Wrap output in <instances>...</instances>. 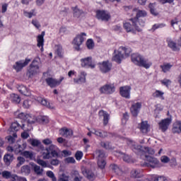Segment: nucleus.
Wrapping results in <instances>:
<instances>
[{
  "label": "nucleus",
  "instance_id": "obj_34",
  "mask_svg": "<svg viewBox=\"0 0 181 181\" xmlns=\"http://www.w3.org/2000/svg\"><path fill=\"white\" fill-rule=\"evenodd\" d=\"M119 49H120V52L122 54L124 53V59H127V57H129V54H131V49H129V47H119Z\"/></svg>",
  "mask_w": 181,
  "mask_h": 181
},
{
  "label": "nucleus",
  "instance_id": "obj_5",
  "mask_svg": "<svg viewBox=\"0 0 181 181\" xmlns=\"http://www.w3.org/2000/svg\"><path fill=\"white\" fill-rule=\"evenodd\" d=\"M83 36H87V34L85 33H81V35H77L73 41V45L76 46L74 47V49L77 52H80V46H81V45H83V42H84V37H83Z\"/></svg>",
  "mask_w": 181,
  "mask_h": 181
},
{
  "label": "nucleus",
  "instance_id": "obj_38",
  "mask_svg": "<svg viewBox=\"0 0 181 181\" xmlns=\"http://www.w3.org/2000/svg\"><path fill=\"white\" fill-rule=\"evenodd\" d=\"M165 93H163L162 90H156L153 93V97L154 98H160L161 100H165V97H163Z\"/></svg>",
  "mask_w": 181,
  "mask_h": 181
},
{
  "label": "nucleus",
  "instance_id": "obj_56",
  "mask_svg": "<svg viewBox=\"0 0 181 181\" xmlns=\"http://www.w3.org/2000/svg\"><path fill=\"white\" fill-rule=\"evenodd\" d=\"M37 163L38 165H40V166H42V168H47V163H46V161H45L42 159H37Z\"/></svg>",
  "mask_w": 181,
  "mask_h": 181
},
{
  "label": "nucleus",
  "instance_id": "obj_13",
  "mask_svg": "<svg viewBox=\"0 0 181 181\" xmlns=\"http://www.w3.org/2000/svg\"><path fill=\"white\" fill-rule=\"evenodd\" d=\"M141 108H142V103L140 102L134 103L130 107V112L133 117H138V114H139V111H141Z\"/></svg>",
  "mask_w": 181,
  "mask_h": 181
},
{
  "label": "nucleus",
  "instance_id": "obj_36",
  "mask_svg": "<svg viewBox=\"0 0 181 181\" xmlns=\"http://www.w3.org/2000/svg\"><path fill=\"white\" fill-rule=\"evenodd\" d=\"M160 69H162V71L163 73H168V71H170V69L173 67V65L169 63H164L163 65H160Z\"/></svg>",
  "mask_w": 181,
  "mask_h": 181
},
{
  "label": "nucleus",
  "instance_id": "obj_14",
  "mask_svg": "<svg viewBox=\"0 0 181 181\" xmlns=\"http://www.w3.org/2000/svg\"><path fill=\"white\" fill-rule=\"evenodd\" d=\"M98 66L102 73H108V71H111V68L112 67V64L108 61L99 63Z\"/></svg>",
  "mask_w": 181,
  "mask_h": 181
},
{
  "label": "nucleus",
  "instance_id": "obj_43",
  "mask_svg": "<svg viewBox=\"0 0 181 181\" xmlns=\"http://www.w3.org/2000/svg\"><path fill=\"white\" fill-rule=\"evenodd\" d=\"M153 181H168L166 177L163 175H153L152 177Z\"/></svg>",
  "mask_w": 181,
  "mask_h": 181
},
{
  "label": "nucleus",
  "instance_id": "obj_39",
  "mask_svg": "<svg viewBox=\"0 0 181 181\" xmlns=\"http://www.w3.org/2000/svg\"><path fill=\"white\" fill-rule=\"evenodd\" d=\"M11 100L12 103H14L15 104H19L21 103V97L14 93L11 95Z\"/></svg>",
  "mask_w": 181,
  "mask_h": 181
},
{
  "label": "nucleus",
  "instance_id": "obj_48",
  "mask_svg": "<svg viewBox=\"0 0 181 181\" xmlns=\"http://www.w3.org/2000/svg\"><path fill=\"white\" fill-rule=\"evenodd\" d=\"M46 175L48 177H50L52 181H57L56 176H54V173L53 171H47Z\"/></svg>",
  "mask_w": 181,
  "mask_h": 181
},
{
  "label": "nucleus",
  "instance_id": "obj_40",
  "mask_svg": "<svg viewBox=\"0 0 181 181\" xmlns=\"http://www.w3.org/2000/svg\"><path fill=\"white\" fill-rule=\"evenodd\" d=\"M21 173L29 175L30 173V167L28 165H23L21 168Z\"/></svg>",
  "mask_w": 181,
  "mask_h": 181
},
{
  "label": "nucleus",
  "instance_id": "obj_6",
  "mask_svg": "<svg viewBox=\"0 0 181 181\" xmlns=\"http://www.w3.org/2000/svg\"><path fill=\"white\" fill-rule=\"evenodd\" d=\"M96 18L99 21H103L105 22H108L111 18V15L108 11L104 10H97L96 11Z\"/></svg>",
  "mask_w": 181,
  "mask_h": 181
},
{
  "label": "nucleus",
  "instance_id": "obj_54",
  "mask_svg": "<svg viewBox=\"0 0 181 181\" xmlns=\"http://www.w3.org/2000/svg\"><path fill=\"white\" fill-rule=\"evenodd\" d=\"M86 46L88 49H93L94 47V41H93L91 39L88 40L86 42Z\"/></svg>",
  "mask_w": 181,
  "mask_h": 181
},
{
  "label": "nucleus",
  "instance_id": "obj_4",
  "mask_svg": "<svg viewBox=\"0 0 181 181\" xmlns=\"http://www.w3.org/2000/svg\"><path fill=\"white\" fill-rule=\"evenodd\" d=\"M39 71V63L36 60H33L29 66L28 71L27 72V76L28 77H32L35 74H37Z\"/></svg>",
  "mask_w": 181,
  "mask_h": 181
},
{
  "label": "nucleus",
  "instance_id": "obj_16",
  "mask_svg": "<svg viewBox=\"0 0 181 181\" xmlns=\"http://www.w3.org/2000/svg\"><path fill=\"white\" fill-rule=\"evenodd\" d=\"M120 95L124 98H131V87L122 86L119 88Z\"/></svg>",
  "mask_w": 181,
  "mask_h": 181
},
{
  "label": "nucleus",
  "instance_id": "obj_2",
  "mask_svg": "<svg viewBox=\"0 0 181 181\" xmlns=\"http://www.w3.org/2000/svg\"><path fill=\"white\" fill-rule=\"evenodd\" d=\"M132 62L136 66L144 67V69H149L152 66L151 61L145 59L142 55L138 53L132 54Z\"/></svg>",
  "mask_w": 181,
  "mask_h": 181
},
{
  "label": "nucleus",
  "instance_id": "obj_53",
  "mask_svg": "<svg viewBox=\"0 0 181 181\" xmlns=\"http://www.w3.org/2000/svg\"><path fill=\"white\" fill-rule=\"evenodd\" d=\"M24 15L27 18H32V16H36V13H35V10H32L30 12L24 11Z\"/></svg>",
  "mask_w": 181,
  "mask_h": 181
},
{
  "label": "nucleus",
  "instance_id": "obj_24",
  "mask_svg": "<svg viewBox=\"0 0 181 181\" xmlns=\"http://www.w3.org/2000/svg\"><path fill=\"white\" fill-rule=\"evenodd\" d=\"M92 134L96 135V136H99V138H107V136H108V133H107V132H103L100 129H94Z\"/></svg>",
  "mask_w": 181,
  "mask_h": 181
},
{
  "label": "nucleus",
  "instance_id": "obj_11",
  "mask_svg": "<svg viewBox=\"0 0 181 181\" xmlns=\"http://www.w3.org/2000/svg\"><path fill=\"white\" fill-rule=\"evenodd\" d=\"M30 63V59H25V61L20 60L16 62V64L13 66V69L17 72L21 71L23 67H26Z\"/></svg>",
  "mask_w": 181,
  "mask_h": 181
},
{
  "label": "nucleus",
  "instance_id": "obj_10",
  "mask_svg": "<svg viewBox=\"0 0 181 181\" xmlns=\"http://www.w3.org/2000/svg\"><path fill=\"white\" fill-rule=\"evenodd\" d=\"M21 128L23 131H30V127L26 128V124H23L22 125H21L18 122H14L11 124L10 131L11 132H18V131H19Z\"/></svg>",
  "mask_w": 181,
  "mask_h": 181
},
{
  "label": "nucleus",
  "instance_id": "obj_59",
  "mask_svg": "<svg viewBox=\"0 0 181 181\" xmlns=\"http://www.w3.org/2000/svg\"><path fill=\"white\" fill-rule=\"evenodd\" d=\"M160 160L163 163H169V162H170V158L167 156H163L160 157Z\"/></svg>",
  "mask_w": 181,
  "mask_h": 181
},
{
  "label": "nucleus",
  "instance_id": "obj_19",
  "mask_svg": "<svg viewBox=\"0 0 181 181\" xmlns=\"http://www.w3.org/2000/svg\"><path fill=\"white\" fill-rule=\"evenodd\" d=\"M59 134L64 138H70L73 136V130L64 127L59 129Z\"/></svg>",
  "mask_w": 181,
  "mask_h": 181
},
{
  "label": "nucleus",
  "instance_id": "obj_49",
  "mask_svg": "<svg viewBox=\"0 0 181 181\" xmlns=\"http://www.w3.org/2000/svg\"><path fill=\"white\" fill-rule=\"evenodd\" d=\"M106 165H107V162H105V160H98V166L100 169H104Z\"/></svg>",
  "mask_w": 181,
  "mask_h": 181
},
{
  "label": "nucleus",
  "instance_id": "obj_25",
  "mask_svg": "<svg viewBox=\"0 0 181 181\" xmlns=\"http://www.w3.org/2000/svg\"><path fill=\"white\" fill-rule=\"evenodd\" d=\"M81 76L78 78H74V82L76 84H81L83 83H86V76H87L86 72L84 71L81 72Z\"/></svg>",
  "mask_w": 181,
  "mask_h": 181
},
{
  "label": "nucleus",
  "instance_id": "obj_50",
  "mask_svg": "<svg viewBox=\"0 0 181 181\" xmlns=\"http://www.w3.org/2000/svg\"><path fill=\"white\" fill-rule=\"evenodd\" d=\"M160 83L161 84H163V86H165V87H169L170 84H172V81H170V79L164 78L160 81Z\"/></svg>",
  "mask_w": 181,
  "mask_h": 181
},
{
  "label": "nucleus",
  "instance_id": "obj_22",
  "mask_svg": "<svg viewBox=\"0 0 181 181\" xmlns=\"http://www.w3.org/2000/svg\"><path fill=\"white\" fill-rule=\"evenodd\" d=\"M131 177H133L134 179H141L144 177V174L138 170V169H133L131 173Z\"/></svg>",
  "mask_w": 181,
  "mask_h": 181
},
{
  "label": "nucleus",
  "instance_id": "obj_64",
  "mask_svg": "<svg viewBox=\"0 0 181 181\" xmlns=\"http://www.w3.org/2000/svg\"><path fill=\"white\" fill-rule=\"evenodd\" d=\"M23 148H22V146H21V145H18V148H16L15 150H14V152H15V153H16V154H18V153H22V152H23Z\"/></svg>",
  "mask_w": 181,
  "mask_h": 181
},
{
  "label": "nucleus",
  "instance_id": "obj_33",
  "mask_svg": "<svg viewBox=\"0 0 181 181\" xmlns=\"http://www.w3.org/2000/svg\"><path fill=\"white\" fill-rule=\"evenodd\" d=\"M18 90L19 93H21V94H23V95H26V96L29 95V89H28L26 86L23 85H20L18 87Z\"/></svg>",
  "mask_w": 181,
  "mask_h": 181
},
{
  "label": "nucleus",
  "instance_id": "obj_30",
  "mask_svg": "<svg viewBox=\"0 0 181 181\" xmlns=\"http://www.w3.org/2000/svg\"><path fill=\"white\" fill-rule=\"evenodd\" d=\"M14 117H16V118H19L20 119H23V121H25L26 118H29V115H26L18 110L14 112Z\"/></svg>",
  "mask_w": 181,
  "mask_h": 181
},
{
  "label": "nucleus",
  "instance_id": "obj_51",
  "mask_svg": "<svg viewBox=\"0 0 181 181\" xmlns=\"http://www.w3.org/2000/svg\"><path fill=\"white\" fill-rule=\"evenodd\" d=\"M57 53L59 57H63V47L62 45L57 46Z\"/></svg>",
  "mask_w": 181,
  "mask_h": 181
},
{
  "label": "nucleus",
  "instance_id": "obj_21",
  "mask_svg": "<svg viewBox=\"0 0 181 181\" xmlns=\"http://www.w3.org/2000/svg\"><path fill=\"white\" fill-rule=\"evenodd\" d=\"M125 23L124 24V28L127 32H132V33H135V31L138 32V30H136V28H135V25H134V23Z\"/></svg>",
  "mask_w": 181,
  "mask_h": 181
},
{
  "label": "nucleus",
  "instance_id": "obj_3",
  "mask_svg": "<svg viewBox=\"0 0 181 181\" xmlns=\"http://www.w3.org/2000/svg\"><path fill=\"white\" fill-rule=\"evenodd\" d=\"M143 168H159V160L157 158L147 156L146 161L141 164Z\"/></svg>",
  "mask_w": 181,
  "mask_h": 181
},
{
  "label": "nucleus",
  "instance_id": "obj_47",
  "mask_svg": "<svg viewBox=\"0 0 181 181\" xmlns=\"http://www.w3.org/2000/svg\"><path fill=\"white\" fill-rule=\"evenodd\" d=\"M165 26H166V25L164 23L154 24L151 28V30L155 32L156 29H162V28H165Z\"/></svg>",
  "mask_w": 181,
  "mask_h": 181
},
{
  "label": "nucleus",
  "instance_id": "obj_32",
  "mask_svg": "<svg viewBox=\"0 0 181 181\" xmlns=\"http://www.w3.org/2000/svg\"><path fill=\"white\" fill-rule=\"evenodd\" d=\"M100 115H103V124L105 126L108 124V121H110V115L104 110H100L99 112Z\"/></svg>",
  "mask_w": 181,
  "mask_h": 181
},
{
  "label": "nucleus",
  "instance_id": "obj_41",
  "mask_svg": "<svg viewBox=\"0 0 181 181\" xmlns=\"http://www.w3.org/2000/svg\"><path fill=\"white\" fill-rule=\"evenodd\" d=\"M72 9L74 11V16L75 18H80V16H81V13H83V11L78 9L77 6L73 7Z\"/></svg>",
  "mask_w": 181,
  "mask_h": 181
},
{
  "label": "nucleus",
  "instance_id": "obj_17",
  "mask_svg": "<svg viewBox=\"0 0 181 181\" xmlns=\"http://www.w3.org/2000/svg\"><path fill=\"white\" fill-rule=\"evenodd\" d=\"M1 175L3 179L10 180V181H16V179L18 178L16 177V174H13L12 172L8 170H4L3 172H1Z\"/></svg>",
  "mask_w": 181,
  "mask_h": 181
},
{
  "label": "nucleus",
  "instance_id": "obj_60",
  "mask_svg": "<svg viewBox=\"0 0 181 181\" xmlns=\"http://www.w3.org/2000/svg\"><path fill=\"white\" fill-rule=\"evenodd\" d=\"M65 163H76V159L73 157H68L64 160Z\"/></svg>",
  "mask_w": 181,
  "mask_h": 181
},
{
  "label": "nucleus",
  "instance_id": "obj_29",
  "mask_svg": "<svg viewBox=\"0 0 181 181\" xmlns=\"http://www.w3.org/2000/svg\"><path fill=\"white\" fill-rule=\"evenodd\" d=\"M94 156L98 159V160H104L105 158V153L101 150H97L94 153Z\"/></svg>",
  "mask_w": 181,
  "mask_h": 181
},
{
  "label": "nucleus",
  "instance_id": "obj_46",
  "mask_svg": "<svg viewBox=\"0 0 181 181\" xmlns=\"http://www.w3.org/2000/svg\"><path fill=\"white\" fill-rule=\"evenodd\" d=\"M25 121L28 124H35L36 122V117L35 116H32V115H29V117H26Z\"/></svg>",
  "mask_w": 181,
  "mask_h": 181
},
{
  "label": "nucleus",
  "instance_id": "obj_18",
  "mask_svg": "<svg viewBox=\"0 0 181 181\" xmlns=\"http://www.w3.org/2000/svg\"><path fill=\"white\" fill-rule=\"evenodd\" d=\"M166 42L168 47L173 50V52H179L180 48L177 46V44L170 38H167Z\"/></svg>",
  "mask_w": 181,
  "mask_h": 181
},
{
  "label": "nucleus",
  "instance_id": "obj_37",
  "mask_svg": "<svg viewBox=\"0 0 181 181\" xmlns=\"http://www.w3.org/2000/svg\"><path fill=\"white\" fill-rule=\"evenodd\" d=\"M110 168L116 175H121L122 173V170L115 164H112Z\"/></svg>",
  "mask_w": 181,
  "mask_h": 181
},
{
  "label": "nucleus",
  "instance_id": "obj_23",
  "mask_svg": "<svg viewBox=\"0 0 181 181\" xmlns=\"http://www.w3.org/2000/svg\"><path fill=\"white\" fill-rule=\"evenodd\" d=\"M139 128L143 134H148L149 132V124H148L147 122H141Z\"/></svg>",
  "mask_w": 181,
  "mask_h": 181
},
{
  "label": "nucleus",
  "instance_id": "obj_63",
  "mask_svg": "<svg viewBox=\"0 0 181 181\" xmlns=\"http://www.w3.org/2000/svg\"><path fill=\"white\" fill-rule=\"evenodd\" d=\"M42 144H44V145H52L53 141L50 139H45L42 140Z\"/></svg>",
  "mask_w": 181,
  "mask_h": 181
},
{
  "label": "nucleus",
  "instance_id": "obj_28",
  "mask_svg": "<svg viewBox=\"0 0 181 181\" xmlns=\"http://www.w3.org/2000/svg\"><path fill=\"white\" fill-rule=\"evenodd\" d=\"M4 163H6V165L7 166H9V165H11V163H12V162L13 161V154L7 153V154L4 155Z\"/></svg>",
  "mask_w": 181,
  "mask_h": 181
},
{
  "label": "nucleus",
  "instance_id": "obj_61",
  "mask_svg": "<svg viewBox=\"0 0 181 181\" xmlns=\"http://www.w3.org/2000/svg\"><path fill=\"white\" fill-rule=\"evenodd\" d=\"M75 158L76 160H81V158H83V152L77 151L75 154Z\"/></svg>",
  "mask_w": 181,
  "mask_h": 181
},
{
  "label": "nucleus",
  "instance_id": "obj_52",
  "mask_svg": "<svg viewBox=\"0 0 181 181\" xmlns=\"http://www.w3.org/2000/svg\"><path fill=\"white\" fill-rule=\"evenodd\" d=\"M149 8H150L151 13L152 15H154V16H158V11H156V9H155V8H153V4H149Z\"/></svg>",
  "mask_w": 181,
  "mask_h": 181
},
{
  "label": "nucleus",
  "instance_id": "obj_8",
  "mask_svg": "<svg viewBox=\"0 0 181 181\" xmlns=\"http://www.w3.org/2000/svg\"><path fill=\"white\" fill-rule=\"evenodd\" d=\"M81 67H86L87 69H95V64L93 62V57H88L86 58H82L81 59Z\"/></svg>",
  "mask_w": 181,
  "mask_h": 181
},
{
  "label": "nucleus",
  "instance_id": "obj_62",
  "mask_svg": "<svg viewBox=\"0 0 181 181\" xmlns=\"http://www.w3.org/2000/svg\"><path fill=\"white\" fill-rule=\"evenodd\" d=\"M100 145L101 146H103V148H105V149H111V146H110V143L108 142H101Z\"/></svg>",
  "mask_w": 181,
  "mask_h": 181
},
{
  "label": "nucleus",
  "instance_id": "obj_1",
  "mask_svg": "<svg viewBox=\"0 0 181 181\" xmlns=\"http://www.w3.org/2000/svg\"><path fill=\"white\" fill-rule=\"evenodd\" d=\"M132 12H136V17L130 18V21L133 23L134 28L138 30V32H142V28L145 26V21L139 18H145L148 13L145 10H139L136 8H133Z\"/></svg>",
  "mask_w": 181,
  "mask_h": 181
},
{
  "label": "nucleus",
  "instance_id": "obj_20",
  "mask_svg": "<svg viewBox=\"0 0 181 181\" xmlns=\"http://www.w3.org/2000/svg\"><path fill=\"white\" fill-rule=\"evenodd\" d=\"M43 37H45V31H42L41 35H38L37 38V46L38 47H42L41 52H43V45L45 44V39Z\"/></svg>",
  "mask_w": 181,
  "mask_h": 181
},
{
  "label": "nucleus",
  "instance_id": "obj_15",
  "mask_svg": "<svg viewBox=\"0 0 181 181\" xmlns=\"http://www.w3.org/2000/svg\"><path fill=\"white\" fill-rule=\"evenodd\" d=\"M124 59H125V56H124V54H122L119 48L118 49V50L115 49L112 60L114 62H116V63H118V64H121V62H122Z\"/></svg>",
  "mask_w": 181,
  "mask_h": 181
},
{
  "label": "nucleus",
  "instance_id": "obj_27",
  "mask_svg": "<svg viewBox=\"0 0 181 181\" xmlns=\"http://www.w3.org/2000/svg\"><path fill=\"white\" fill-rule=\"evenodd\" d=\"M22 156H24L25 159H29L30 160H33L35 159V154L32 151H25L21 152Z\"/></svg>",
  "mask_w": 181,
  "mask_h": 181
},
{
  "label": "nucleus",
  "instance_id": "obj_44",
  "mask_svg": "<svg viewBox=\"0 0 181 181\" xmlns=\"http://www.w3.org/2000/svg\"><path fill=\"white\" fill-rule=\"evenodd\" d=\"M17 161L18 163L16 164V168H21V166H22V165H23L25 162H26V160L22 156H18L17 157Z\"/></svg>",
  "mask_w": 181,
  "mask_h": 181
},
{
  "label": "nucleus",
  "instance_id": "obj_57",
  "mask_svg": "<svg viewBox=\"0 0 181 181\" xmlns=\"http://www.w3.org/2000/svg\"><path fill=\"white\" fill-rule=\"evenodd\" d=\"M30 105H32V101L30 100H24L23 103V107L24 108H30Z\"/></svg>",
  "mask_w": 181,
  "mask_h": 181
},
{
  "label": "nucleus",
  "instance_id": "obj_35",
  "mask_svg": "<svg viewBox=\"0 0 181 181\" xmlns=\"http://www.w3.org/2000/svg\"><path fill=\"white\" fill-rule=\"evenodd\" d=\"M83 174L87 179H89V180H93L94 177H95V175L93 174V171L90 170H86L85 171H83Z\"/></svg>",
  "mask_w": 181,
  "mask_h": 181
},
{
  "label": "nucleus",
  "instance_id": "obj_9",
  "mask_svg": "<svg viewBox=\"0 0 181 181\" xmlns=\"http://www.w3.org/2000/svg\"><path fill=\"white\" fill-rule=\"evenodd\" d=\"M63 80H64V77L61 76L59 78V80H57L56 78H47L45 79V81H46L47 86H49V87L53 88L54 87H57V86H60V84H62V81H63Z\"/></svg>",
  "mask_w": 181,
  "mask_h": 181
},
{
  "label": "nucleus",
  "instance_id": "obj_42",
  "mask_svg": "<svg viewBox=\"0 0 181 181\" xmlns=\"http://www.w3.org/2000/svg\"><path fill=\"white\" fill-rule=\"evenodd\" d=\"M43 159H50L52 158V154L50 153V150L49 147L45 149V151L42 153Z\"/></svg>",
  "mask_w": 181,
  "mask_h": 181
},
{
  "label": "nucleus",
  "instance_id": "obj_7",
  "mask_svg": "<svg viewBox=\"0 0 181 181\" xmlns=\"http://www.w3.org/2000/svg\"><path fill=\"white\" fill-rule=\"evenodd\" d=\"M100 94H112L115 93V86L114 84H106L100 87L99 89Z\"/></svg>",
  "mask_w": 181,
  "mask_h": 181
},
{
  "label": "nucleus",
  "instance_id": "obj_26",
  "mask_svg": "<svg viewBox=\"0 0 181 181\" xmlns=\"http://www.w3.org/2000/svg\"><path fill=\"white\" fill-rule=\"evenodd\" d=\"M173 134H180L181 132V122L177 121V122H175L174 124H173Z\"/></svg>",
  "mask_w": 181,
  "mask_h": 181
},
{
  "label": "nucleus",
  "instance_id": "obj_58",
  "mask_svg": "<svg viewBox=\"0 0 181 181\" xmlns=\"http://www.w3.org/2000/svg\"><path fill=\"white\" fill-rule=\"evenodd\" d=\"M123 160L124 162H127V163H131L132 162V159H131V157L129 156L126 154H122Z\"/></svg>",
  "mask_w": 181,
  "mask_h": 181
},
{
  "label": "nucleus",
  "instance_id": "obj_12",
  "mask_svg": "<svg viewBox=\"0 0 181 181\" xmlns=\"http://www.w3.org/2000/svg\"><path fill=\"white\" fill-rule=\"evenodd\" d=\"M170 124H172V118L163 119L158 123L159 129H160L162 132H166Z\"/></svg>",
  "mask_w": 181,
  "mask_h": 181
},
{
  "label": "nucleus",
  "instance_id": "obj_31",
  "mask_svg": "<svg viewBox=\"0 0 181 181\" xmlns=\"http://www.w3.org/2000/svg\"><path fill=\"white\" fill-rule=\"evenodd\" d=\"M57 148V147L54 144H52L49 146V150L50 151V153H51V158L59 157V153H57V151H56Z\"/></svg>",
  "mask_w": 181,
  "mask_h": 181
},
{
  "label": "nucleus",
  "instance_id": "obj_45",
  "mask_svg": "<svg viewBox=\"0 0 181 181\" xmlns=\"http://www.w3.org/2000/svg\"><path fill=\"white\" fill-rule=\"evenodd\" d=\"M33 170L36 175H42L43 173V168H41L40 166L37 165L33 166Z\"/></svg>",
  "mask_w": 181,
  "mask_h": 181
},
{
  "label": "nucleus",
  "instance_id": "obj_55",
  "mask_svg": "<svg viewBox=\"0 0 181 181\" xmlns=\"http://www.w3.org/2000/svg\"><path fill=\"white\" fill-rule=\"evenodd\" d=\"M30 145H32V146H39L41 144L40 141H39L37 139H30Z\"/></svg>",
  "mask_w": 181,
  "mask_h": 181
}]
</instances>
